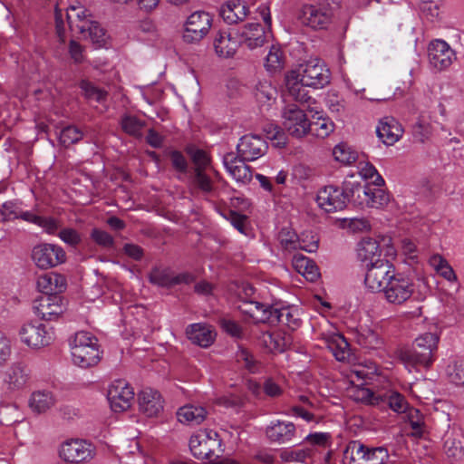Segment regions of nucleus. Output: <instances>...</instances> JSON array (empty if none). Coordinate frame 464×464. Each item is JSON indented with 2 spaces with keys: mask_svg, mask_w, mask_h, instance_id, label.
I'll use <instances>...</instances> for the list:
<instances>
[{
  "mask_svg": "<svg viewBox=\"0 0 464 464\" xmlns=\"http://www.w3.org/2000/svg\"><path fill=\"white\" fill-rule=\"evenodd\" d=\"M364 285L372 293H382L389 304L402 305L415 291L413 279L398 272L391 262H378L366 271Z\"/></svg>",
  "mask_w": 464,
  "mask_h": 464,
  "instance_id": "1",
  "label": "nucleus"
},
{
  "mask_svg": "<svg viewBox=\"0 0 464 464\" xmlns=\"http://www.w3.org/2000/svg\"><path fill=\"white\" fill-rule=\"evenodd\" d=\"M72 362L82 369L95 366L101 360L97 338L91 333L77 332L69 341Z\"/></svg>",
  "mask_w": 464,
  "mask_h": 464,
  "instance_id": "2",
  "label": "nucleus"
},
{
  "mask_svg": "<svg viewBox=\"0 0 464 464\" xmlns=\"http://www.w3.org/2000/svg\"><path fill=\"white\" fill-rule=\"evenodd\" d=\"M346 186L351 191L352 200L361 208L382 209L390 202V194L382 188V185L354 181L347 183Z\"/></svg>",
  "mask_w": 464,
  "mask_h": 464,
  "instance_id": "3",
  "label": "nucleus"
},
{
  "mask_svg": "<svg viewBox=\"0 0 464 464\" xmlns=\"http://www.w3.org/2000/svg\"><path fill=\"white\" fill-rule=\"evenodd\" d=\"M354 183L350 179L343 181V187L334 185L324 186L316 194L317 206L326 213H334L343 210L351 198V191L346 184Z\"/></svg>",
  "mask_w": 464,
  "mask_h": 464,
  "instance_id": "4",
  "label": "nucleus"
},
{
  "mask_svg": "<svg viewBox=\"0 0 464 464\" xmlns=\"http://www.w3.org/2000/svg\"><path fill=\"white\" fill-rule=\"evenodd\" d=\"M297 19L313 30H324L333 22L334 11L328 3L304 4L298 12Z\"/></svg>",
  "mask_w": 464,
  "mask_h": 464,
  "instance_id": "5",
  "label": "nucleus"
},
{
  "mask_svg": "<svg viewBox=\"0 0 464 464\" xmlns=\"http://www.w3.org/2000/svg\"><path fill=\"white\" fill-rule=\"evenodd\" d=\"M345 458L351 462L362 460L366 464H389L390 454L384 446L369 447L360 440L350 441L344 450Z\"/></svg>",
  "mask_w": 464,
  "mask_h": 464,
  "instance_id": "6",
  "label": "nucleus"
},
{
  "mask_svg": "<svg viewBox=\"0 0 464 464\" xmlns=\"http://www.w3.org/2000/svg\"><path fill=\"white\" fill-rule=\"evenodd\" d=\"M22 343L33 349L49 345L54 339L53 328L39 322L24 324L19 330Z\"/></svg>",
  "mask_w": 464,
  "mask_h": 464,
  "instance_id": "7",
  "label": "nucleus"
},
{
  "mask_svg": "<svg viewBox=\"0 0 464 464\" xmlns=\"http://www.w3.org/2000/svg\"><path fill=\"white\" fill-rule=\"evenodd\" d=\"M221 447V440L213 430H199L189 440V449L198 459H209Z\"/></svg>",
  "mask_w": 464,
  "mask_h": 464,
  "instance_id": "8",
  "label": "nucleus"
},
{
  "mask_svg": "<svg viewBox=\"0 0 464 464\" xmlns=\"http://www.w3.org/2000/svg\"><path fill=\"white\" fill-rule=\"evenodd\" d=\"M30 370L21 362H14L1 373L2 390L5 394H14L24 390L30 383Z\"/></svg>",
  "mask_w": 464,
  "mask_h": 464,
  "instance_id": "9",
  "label": "nucleus"
},
{
  "mask_svg": "<svg viewBox=\"0 0 464 464\" xmlns=\"http://www.w3.org/2000/svg\"><path fill=\"white\" fill-rule=\"evenodd\" d=\"M282 124L284 130L292 137L300 139L310 130V121L304 113L295 104H287L282 111Z\"/></svg>",
  "mask_w": 464,
  "mask_h": 464,
  "instance_id": "10",
  "label": "nucleus"
},
{
  "mask_svg": "<svg viewBox=\"0 0 464 464\" xmlns=\"http://www.w3.org/2000/svg\"><path fill=\"white\" fill-rule=\"evenodd\" d=\"M213 18L203 11L192 13L184 24L183 40L188 44L200 42L209 33Z\"/></svg>",
  "mask_w": 464,
  "mask_h": 464,
  "instance_id": "11",
  "label": "nucleus"
},
{
  "mask_svg": "<svg viewBox=\"0 0 464 464\" xmlns=\"http://www.w3.org/2000/svg\"><path fill=\"white\" fill-rule=\"evenodd\" d=\"M32 259L37 267L48 269L64 263L66 253L59 245L42 243L34 246Z\"/></svg>",
  "mask_w": 464,
  "mask_h": 464,
  "instance_id": "12",
  "label": "nucleus"
},
{
  "mask_svg": "<svg viewBox=\"0 0 464 464\" xmlns=\"http://www.w3.org/2000/svg\"><path fill=\"white\" fill-rule=\"evenodd\" d=\"M95 455V448L83 440L64 441L59 450V456L66 462L80 463L91 460Z\"/></svg>",
  "mask_w": 464,
  "mask_h": 464,
  "instance_id": "13",
  "label": "nucleus"
},
{
  "mask_svg": "<svg viewBox=\"0 0 464 464\" xmlns=\"http://www.w3.org/2000/svg\"><path fill=\"white\" fill-rule=\"evenodd\" d=\"M299 77L304 84L314 89H321L330 82V72L320 60H310L303 67Z\"/></svg>",
  "mask_w": 464,
  "mask_h": 464,
  "instance_id": "14",
  "label": "nucleus"
},
{
  "mask_svg": "<svg viewBox=\"0 0 464 464\" xmlns=\"http://www.w3.org/2000/svg\"><path fill=\"white\" fill-rule=\"evenodd\" d=\"M266 140L257 134H246L239 139L237 145V156L243 160L254 161L267 152Z\"/></svg>",
  "mask_w": 464,
  "mask_h": 464,
  "instance_id": "15",
  "label": "nucleus"
},
{
  "mask_svg": "<svg viewBox=\"0 0 464 464\" xmlns=\"http://www.w3.org/2000/svg\"><path fill=\"white\" fill-rule=\"evenodd\" d=\"M428 57L431 67L442 71L456 60V53L446 41L435 39L429 44Z\"/></svg>",
  "mask_w": 464,
  "mask_h": 464,
  "instance_id": "16",
  "label": "nucleus"
},
{
  "mask_svg": "<svg viewBox=\"0 0 464 464\" xmlns=\"http://www.w3.org/2000/svg\"><path fill=\"white\" fill-rule=\"evenodd\" d=\"M107 398L112 411H123L130 407L134 391L124 380H116L110 384Z\"/></svg>",
  "mask_w": 464,
  "mask_h": 464,
  "instance_id": "17",
  "label": "nucleus"
},
{
  "mask_svg": "<svg viewBox=\"0 0 464 464\" xmlns=\"http://www.w3.org/2000/svg\"><path fill=\"white\" fill-rule=\"evenodd\" d=\"M296 435L295 425L287 420H272L266 428V436L272 443L286 444L294 440Z\"/></svg>",
  "mask_w": 464,
  "mask_h": 464,
  "instance_id": "18",
  "label": "nucleus"
},
{
  "mask_svg": "<svg viewBox=\"0 0 464 464\" xmlns=\"http://www.w3.org/2000/svg\"><path fill=\"white\" fill-rule=\"evenodd\" d=\"M278 239L281 246L287 251L301 249L308 253H314L318 249V239L311 237V240L299 238L295 232L284 228L279 232Z\"/></svg>",
  "mask_w": 464,
  "mask_h": 464,
  "instance_id": "19",
  "label": "nucleus"
},
{
  "mask_svg": "<svg viewBox=\"0 0 464 464\" xmlns=\"http://www.w3.org/2000/svg\"><path fill=\"white\" fill-rule=\"evenodd\" d=\"M239 43L253 50L262 46L267 40L264 26L258 23H248L239 32Z\"/></svg>",
  "mask_w": 464,
  "mask_h": 464,
  "instance_id": "20",
  "label": "nucleus"
},
{
  "mask_svg": "<svg viewBox=\"0 0 464 464\" xmlns=\"http://www.w3.org/2000/svg\"><path fill=\"white\" fill-rule=\"evenodd\" d=\"M37 314L45 321H52L63 314L64 307L59 295H43L35 306Z\"/></svg>",
  "mask_w": 464,
  "mask_h": 464,
  "instance_id": "21",
  "label": "nucleus"
},
{
  "mask_svg": "<svg viewBox=\"0 0 464 464\" xmlns=\"http://www.w3.org/2000/svg\"><path fill=\"white\" fill-rule=\"evenodd\" d=\"M139 409L148 417H155L163 410V401L159 392L143 389L138 396Z\"/></svg>",
  "mask_w": 464,
  "mask_h": 464,
  "instance_id": "22",
  "label": "nucleus"
},
{
  "mask_svg": "<svg viewBox=\"0 0 464 464\" xmlns=\"http://www.w3.org/2000/svg\"><path fill=\"white\" fill-rule=\"evenodd\" d=\"M66 19L70 30L76 34L83 33L87 25L92 24L93 17L84 6L71 5L66 12Z\"/></svg>",
  "mask_w": 464,
  "mask_h": 464,
  "instance_id": "23",
  "label": "nucleus"
},
{
  "mask_svg": "<svg viewBox=\"0 0 464 464\" xmlns=\"http://www.w3.org/2000/svg\"><path fill=\"white\" fill-rule=\"evenodd\" d=\"M398 356L409 372L417 371L420 367L429 368L433 363L428 353H422L414 346L400 350Z\"/></svg>",
  "mask_w": 464,
  "mask_h": 464,
  "instance_id": "24",
  "label": "nucleus"
},
{
  "mask_svg": "<svg viewBox=\"0 0 464 464\" xmlns=\"http://www.w3.org/2000/svg\"><path fill=\"white\" fill-rule=\"evenodd\" d=\"M246 160L237 157L228 156L224 159V165L229 175L241 184H247L252 180L251 168L246 164Z\"/></svg>",
  "mask_w": 464,
  "mask_h": 464,
  "instance_id": "25",
  "label": "nucleus"
},
{
  "mask_svg": "<svg viewBox=\"0 0 464 464\" xmlns=\"http://www.w3.org/2000/svg\"><path fill=\"white\" fill-rule=\"evenodd\" d=\"M357 255L362 262H367V271L378 262H389L380 258V246L375 239L371 237H365L360 241L357 247Z\"/></svg>",
  "mask_w": 464,
  "mask_h": 464,
  "instance_id": "26",
  "label": "nucleus"
},
{
  "mask_svg": "<svg viewBox=\"0 0 464 464\" xmlns=\"http://www.w3.org/2000/svg\"><path fill=\"white\" fill-rule=\"evenodd\" d=\"M376 133L384 144L393 145L402 136L403 129L394 118L386 117L380 121Z\"/></svg>",
  "mask_w": 464,
  "mask_h": 464,
  "instance_id": "27",
  "label": "nucleus"
},
{
  "mask_svg": "<svg viewBox=\"0 0 464 464\" xmlns=\"http://www.w3.org/2000/svg\"><path fill=\"white\" fill-rule=\"evenodd\" d=\"M36 285L44 295H59L66 289V279L57 273H46L38 276Z\"/></svg>",
  "mask_w": 464,
  "mask_h": 464,
  "instance_id": "28",
  "label": "nucleus"
},
{
  "mask_svg": "<svg viewBox=\"0 0 464 464\" xmlns=\"http://www.w3.org/2000/svg\"><path fill=\"white\" fill-rule=\"evenodd\" d=\"M188 338L195 344L207 348L210 346L216 338L214 329L205 324H192L187 327Z\"/></svg>",
  "mask_w": 464,
  "mask_h": 464,
  "instance_id": "29",
  "label": "nucleus"
},
{
  "mask_svg": "<svg viewBox=\"0 0 464 464\" xmlns=\"http://www.w3.org/2000/svg\"><path fill=\"white\" fill-rule=\"evenodd\" d=\"M239 45V40L233 37L227 31L218 32L213 40L216 53L223 58L232 57L237 53Z\"/></svg>",
  "mask_w": 464,
  "mask_h": 464,
  "instance_id": "30",
  "label": "nucleus"
},
{
  "mask_svg": "<svg viewBox=\"0 0 464 464\" xmlns=\"http://www.w3.org/2000/svg\"><path fill=\"white\" fill-rule=\"evenodd\" d=\"M0 215L2 217V220L5 222L22 219L30 223L34 213L32 211L24 210L21 200L13 199L2 204Z\"/></svg>",
  "mask_w": 464,
  "mask_h": 464,
  "instance_id": "31",
  "label": "nucleus"
},
{
  "mask_svg": "<svg viewBox=\"0 0 464 464\" xmlns=\"http://www.w3.org/2000/svg\"><path fill=\"white\" fill-rule=\"evenodd\" d=\"M246 4L239 0H230L220 8V16L228 24L243 21L248 14Z\"/></svg>",
  "mask_w": 464,
  "mask_h": 464,
  "instance_id": "32",
  "label": "nucleus"
},
{
  "mask_svg": "<svg viewBox=\"0 0 464 464\" xmlns=\"http://www.w3.org/2000/svg\"><path fill=\"white\" fill-rule=\"evenodd\" d=\"M150 283L159 286H172L181 283L188 284L192 281V276L189 274H179L177 276L172 275L167 269L155 268L150 274Z\"/></svg>",
  "mask_w": 464,
  "mask_h": 464,
  "instance_id": "33",
  "label": "nucleus"
},
{
  "mask_svg": "<svg viewBox=\"0 0 464 464\" xmlns=\"http://www.w3.org/2000/svg\"><path fill=\"white\" fill-rule=\"evenodd\" d=\"M271 321L269 324H281L291 329H295L300 325L297 310L290 306H275L272 309Z\"/></svg>",
  "mask_w": 464,
  "mask_h": 464,
  "instance_id": "34",
  "label": "nucleus"
},
{
  "mask_svg": "<svg viewBox=\"0 0 464 464\" xmlns=\"http://www.w3.org/2000/svg\"><path fill=\"white\" fill-rule=\"evenodd\" d=\"M304 87L307 86L301 81L299 72H291L286 76V88L288 95L295 102L309 104L312 98L308 95Z\"/></svg>",
  "mask_w": 464,
  "mask_h": 464,
  "instance_id": "35",
  "label": "nucleus"
},
{
  "mask_svg": "<svg viewBox=\"0 0 464 464\" xmlns=\"http://www.w3.org/2000/svg\"><path fill=\"white\" fill-rule=\"evenodd\" d=\"M292 264L295 270L310 282H314L320 276L315 263L302 254H295L293 256Z\"/></svg>",
  "mask_w": 464,
  "mask_h": 464,
  "instance_id": "36",
  "label": "nucleus"
},
{
  "mask_svg": "<svg viewBox=\"0 0 464 464\" xmlns=\"http://www.w3.org/2000/svg\"><path fill=\"white\" fill-rule=\"evenodd\" d=\"M55 404L53 394L47 390L34 392L29 399L30 409L36 413H44Z\"/></svg>",
  "mask_w": 464,
  "mask_h": 464,
  "instance_id": "37",
  "label": "nucleus"
},
{
  "mask_svg": "<svg viewBox=\"0 0 464 464\" xmlns=\"http://www.w3.org/2000/svg\"><path fill=\"white\" fill-rule=\"evenodd\" d=\"M207 416V411L201 406L185 405L179 409L177 417L179 422L188 425L200 424Z\"/></svg>",
  "mask_w": 464,
  "mask_h": 464,
  "instance_id": "38",
  "label": "nucleus"
},
{
  "mask_svg": "<svg viewBox=\"0 0 464 464\" xmlns=\"http://www.w3.org/2000/svg\"><path fill=\"white\" fill-rule=\"evenodd\" d=\"M327 348L338 361H344L350 355L349 343L340 334H332L325 337Z\"/></svg>",
  "mask_w": 464,
  "mask_h": 464,
  "instance_id": "39",
  "label": "nucleus"
},
{
  "mask_svg": "<svg viewBox=\"0 0 464 464\" xmlns=\"http://www.w3.org/2000/svg\"><path fill=\"white\" fill-rule=\"evenodd\" d=\"M263 343L272 352L283 353L292 342L291 336L282 332L265 333Z\"/></svg>",
  "mask_w": 464,
  "mask_h": 464,
  "instance_id": "40",
  "label": "nucleus"
},
{
  "mask_svg": "<svg viewBox=\"0 0 464 464\" xmlns=\"http://www.w3.org/2000/svg\"><path fill=\"white\" fill-rule=\"evenodd\" d=\"M84 39H89L97 47H102L106 44L109 38L106 30L96 20H92V24L87 25L85 31L80 34Z\"/></svg>",
  "mask_w": 464,
  "mask_h": 464,
  "instance_id": "41",
  "label": "nucleus"
},
{
  "mask_svg": "<svg viewBox=\"0 0 464 464\" xmlns=\"http://www.w3.org/2000/svg\"><path fill=\"white\" fill-rule=\"evenodd\" d=\"M248 305L243 311L248 314L253 319L257 322L269 323L271 321L272 309L274 305L265 304L257 301H249L245 303Z\"/></svg>",
  "mask_w": 464,
  "mask_h": 464,
  "instance_id": "42",
  "label": "nucleus"
},
{
  "mask_svg": "<svg viewBox=\"0 0 464 464\" xmlns=\"http://www.w3.org/2000/svg\"><path fill=\"white\" fill-rule=\"evenodd\" d=\"M276 94L277 91L270 82L262 81L256 84L255 96L260 106L269 108L276 101Z\"/></svg>",
  "mask_w": 464,
  "mask_h": 464,
  "instance_id": "43",
  "label": "nucleus"
},
{
  "mask_svg": "<svg viewBox=\"0 0 464 464\" xmlns=\"http://www.w3.org/2000/svg\"><path fill=\"white\" fill-rule=\"evenodd\" d=\"M439 340L440 338L436 334L425 333L415 339L413 346L422 353H428L430 360L434 362V353L438 349Z\"/></svg>",
  "mask_w": 464,
  "mask_h": 464,
  "instance_id": "44",
  "label": "nucleus"
},
{
  "mask_svg": "<svg viewBox=\"0 0 464 464\" xmlns=\"http://www.w3.org/2000/svg\"><path fill=\"white\" fill-rule=\"evenodd\" d=\"M285 63L284 53L280 47L272 45L265 60V68L270 72L283 69Z\"/></svg>",
  "mask_w": 464,
  "mask_h": 464,
  "instance_id": "45",
  "label": "nucleus"
},
{
  "mask_svg": "<svg viewBox=\"0 0 464 464\" xmlns=\"http://www.w3.org/2000/svg\"><path fill=\"white\" fill-rule=\"evenodd\" d=\"M334 130V122L323 116H318L315 121L310 122L311 133L317 138L324 139L328 137Z\"/></svg>",
  "mask_w": 464,
  "mask_h": 464,
  "instance_id": "46",
  "label": "nucleus"
},
{
  "mask_svg": "<svg viewBox=\"0 0 464 464\" xmlns=\"http://www.w3.org/2000/svg\"><path fill=\"white\" fill-rule=\"evenodd\" d=\"M333 155L336 161L344 165H351L358 158V153L346 143L337 144L333 150Z\"/></svg>",
  "mask_w": 464,
  "mask_h": 464,
  "instance_id": "47",
  "label": "nucleus"
},
{
  "mask_svg": "<svg viewBox=\"0 0 464 464\" xmlns=\"http://www.w3.org/2000/svg\"><path fill=\"white\" fill-rule=\"evenodd\" d=\"M443 449L450 458L458 459L462 455L461 443L453 431L448 430L443 436Z\"/></svg>",
  "mask_w": 464,
  "mask_h": 464,
  "instance_id": "48",
  "label": "nucleus"
},
{
  "mask_svg": "<svg viewBox=\"0 0 464 464\" xmlns=\"http://www.w3.org/2000/svg\"><path fill=\"white\" fill-rule=\"evenodd\" d=\"M79 85L84 97L89 101L102 102L107 97V92L96 87L87 80H82Z\"/></svg>",
  "mask_w": 464,
  "mask_h": 464,
  "instance_id": "49",
  "label": "nucleus"
},
{
  "mask_svg": "<svg viewBox=\"0 0 464 464\" xmlns=\"http://www.w3.org/2000/svg\"><path fill=\"white\" fill-rule=\"evenodd\" d=\"M382 402H387L389 407L395 412H405L408 409V403L405 398L397 392H389L382 393Z\"/></svg>",
  "mask_w": 464,
  "mask_h": 464,
  "instance_id": "50",
  "label": "nucleus"
},
{
  "mask_svg": "<svg viewBox=\"0 0 464 464\" xmlns=\"http://www.w3.org/2000/svg\"><path fill=\"white\" fill-rule=\"evenodd\" d=\"M372 370H375L374 368L365 369V367L357 365L351 369L350 373L347 375L349 382L356 387H361L364 385L368 379H370V374L372 373Z\"/></svg>",
  "mask_w": 464,
  "mask_h": 464,
  "instance_id": "51",
  "label": "nucleus"
},
{
  "mask_svg": "<svg viewBox=\"0 0 464 464\" xmlns=\"http://www.w3.org/2000/svg\"><path fill=\"white\" fill-rule=\"evenodd\" d=\"M357 343L364 348L376 349L381 346L382 339L372 329H363L357 336Z\"/></svg>",
  "mask_w": 464,
  "mask_h": 464,
  "instance_id": "52",
  "label": "nucleus"
},
{
  "mask_svg": "<svg viewBox=\"0 0 464 464\" xmlns=\"http://www.w3.org/2000/svg\"><path fill=\"white\" fill-rule=\"evenodd\" d=\"M409 425L411 426L414 437H421L424 431V420L420 411L414 408H410L407 411Z\"/></svg>",
  "mask_w": 464,
  "mask_h": 464,
  "instance_id": "53",
  "label": "nucleus"
},
{
  "mask_svg": "<svg viewBox=\"0 0 464 464\" xmlns=\"http://www.w3.org/2000/svg\"><path fill=\"white\" fill-rule=\"evenodd\" d=\"M210 170H194L193 183L204 194H209L213 191L214 186L209 177Z\"/></svg>",
  "mask_w": 464,
  "mask_h": 464,
  "instance_id": "54",
  "label": "nucleus"
},
{
  "mask_svg": "<svg viewBox=\"0 0 464 464\" xmlns=\"http://www.w3.org/2000/svg\"><path fill=\"white\" fill-rule=\"evenodd\" d=\"M447 374L451 382L456 385L464 384V361L454 360L447 367Z\"/></svg>",
  "mask_w": 464,
  "mask_h": 464,
  "instance_id": "55",
  "label": "nucleus"
},
{
  "mask_svg": "<svg viewBox=\"0 0 464 464\" xmlns=\"http://www.w3.org/2000/svg\"><path fill=\"white\" fill-rule=\"evenodd\" d=\"M82 138V130L75 126H66L59 133V140L65 147L78 142Z\"/></svg>",
  "mask_w": 464,
  "mask_h": 464,
  "instance_id": "56",
  "label": "nucleus"
},
{
  "mask_svg": "<svg viewBox=\"0 0 464 464\" xmlns=\"http://www.w3.org/2000/svg\"><path fill=\"white\" fill-rule=\"evenodd\" d=\"M30 223L43 227L45 230V232L50 235L58 234L59 230L61 229L59 222L55 218H43L35 215L34 213Z\"/></svg>",
  "mask_w": 464,
  "mask_h": 464,
  "instance_id": "57",
  "label": "nucleus"
},
{
  "mask_svg": "<svg viewBox=\"0 0 464 464\" xmlns=\"http://www.w3.org/2000/svg\"><path fill=\"white\" fill-rule=\"evenodd\" d=\"M122 130L133 136H138L143 128V122L135 116L125 115L121 121Z\"/></svg>",
  "mask_w": 464,
  "mask_h": 464,
  "instance_id": "58",
  "label": "nucleus"
},
{
  "mask_svg": "<svg viewBox=\"0 0 464 464\" xmlns=\"http://www.w3.org/2000/svg\"><path fill=\"white\" fill-rule=\"evenodd\" d=\"M237 361L251 373L257 372L259 370L258 362L253 355L246 349H239L237 353Z\"/></svg>",
  "mask_w": 464,
  "mask_h": 464,
  "instance_id": "59",
  "label": "nucleus"
},
{
  "mask_svg": "<svg viewBox=\"0 0 464 464\" xmlns=\"http://www.w3.org/2000/svg\"><path fill=\"white\" fill-rule=\"evenodd\" d=\"M265 131L267 139L273 142L274 146L281 148L286 144L285 134L278 126L269 124L265 128Z\"/></svg>",
  "mask_w": 464,
  "mask_h": 464,
  "instance_id": "60",
  "label": "nucleus"
},
{
  "mask_svg": "<svg viewBox=\"0 0 464 464\" xmlns=\"http://www.w3.org/2000/svg\"><path fill=\"white\" fill-rule=\"evenodd\" d=\"M309 456V450L299 449H283L280 451V459L285 462L297 461L303 462Z\"/></svg>",
  "mask_w": 464,
  "mask_h": 464,
  "instance_id": "61",
  "label": "nucleus"
},
{
  "mask_svg": "<svg viewBox=\"0 0 464 464\" xmlns=\"http://www.w3.org/2000/svg\"><path fill=\"white\" fill-rule=\"evenodd\" d=\"M310 408L301 405H293L289 407L284 414L291 417H298L306 422H317L315 416L309 411Z\"/></svg>",
  "mask_w": 464,
  "mask_h": 464,
  "instance_id": "62",
  "label": "nucleus"
},
{
  "mask_svg": "<svg viewBox=\"0 0 464 464\" xmlns=\"http://www.w3.org/2000/svg\"><path fill=\"white\" fill-rule=\"evenodd\" d=\"M57 236L63 243L71 246H77L82 242L81 234L72 227L61 228Z\"/></svg>",
  "mask_w": 464,
  "mask_h": 464,
  "instance_id": "63",
  "label": "nucleus"
},
{
  "mask_svg": "<svg viewBox=\"0 0 464 464\" xmlns=\"http://www.w3.org/2000/svg\"><path fill=\"white\" fill-rule=\"evenodd\" d=\"M189 153L195 165L194 170H211L209 158L204 150H192Z\"/></svg>",
  "mask_w": 464,
  "mask_h": 464,
  "instance_id": "64",
  "label": "nucleus"
}]
</instances>
